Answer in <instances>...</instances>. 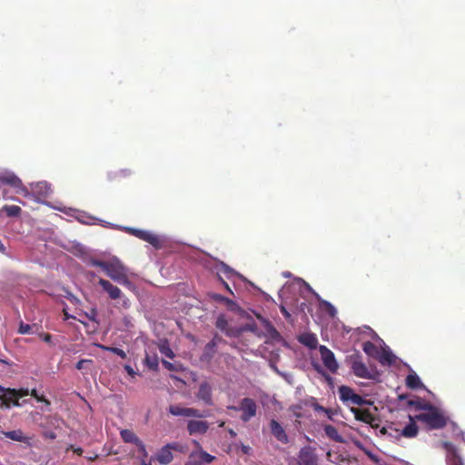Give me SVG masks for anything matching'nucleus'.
<instances>
[{"instance_id": "obj_18", "label": "nucleus", "mask_w": 465, "mask_h": 465, "mask_svg": "<svg viewBox=\"0 0 465 465\" xmlns=\"http://www.w3.org/2000/svg\"><path fill=\"white\" fill-rule=\"evenodd\" d=\"M269 426L271 433L278 441L283 444H287L289 442V438L287 433L285 432V430L277 420H271Z\"/></svg>"}, {"instance_id": "obj_63", "label": "nucleus", "mask_w": 465, "mask_h": 465, "mask_svg": "<svg viewBox=\"0 0 465 465\" xmlns=\"http://www.w3.org/2000/svg\"><path fill=\"white\" fill-rule=\"evenodd\" d=\"M224 424H225V422H224V421H221V422L219 423V427H223V426H224Z\"/></svg>"}, {"instance_id": "obj_58", "label": "nucleus", "mask_w": 465, "mask_h": 465, "mask_svg": "<svg viewBox=\"0 0 465 465\" xmlns=\"http://www.w3.org/2000/svg\"><path fill=\"white\" fill-rule=\"evenodd\" d=\"M97 458H98V455H94V457L93 456L88 457V460L93 461V460H96Z\"/></svg>"}, {"instance_id": "obj_37", "label": "nucleus", "mask_w": 465, "mask_h": 465, "mask_svg": "<svg viewBox=\"0 0 465 465\" xmlns=\"http://www.w3.org/2000/svg\"><path fill=\"white\" fill-rule=\"evenodd\" d=\"M109 350L111 351H113L114 354L118 355L119 357H121L122 359L126 358V353L124 352V350H122L120 348H109Z\"/></svg>"}, {"instance_id": "obj_57", "label": "nucleus", "mask_w": 465, "mask_h": 465, "mask_svg": "<svg viewBox=\"0 0 465 465\" xmlns=\"http://www.w3.org/2000/svg\"><path fill=\"white\" fill-rule=\"evenodd\" d=\"M223 323H225V322H222L221 320H219V321L217 322V327H218V328H223Z\"/></svg>"}, {"instance_id": "obj_53", "label": "nucleus", "mask_w": 465, "mask_h": 465, "mask_svg": "<svg viewBox=\"0 0 465 465\" xmlns=\"http://www.w3.org/2000/svg\"><path fill=\"white\" fill-rule=\"evenodd\" d=\"M0 252L5 253V246L3 244V242L0 241Z\"/></svg>"}, {"instance_id": "obj_56", "label": "nucleus", "mask_w": 465, "mask_h": 465, "mask_svg": "<svg viewBox=\"0 0 465 465\" xmlns=\"http://www.w3.org/2000/svg\"><path fill=\"white\" fill-rule=\"evenodd\" d=\"M121 173H122L124 176H125V175H128V174L130 173V171H128V170H122V171H121Z\"/></svg>"}, {"instance_id": "obj_23", "label": "nucleus", "mask_w": 465, "mask_h": 465, "mask_svg": "<svg viewBox=\"0 0 465 465\" xmlns=\"http://www.w3.org/2000/svg\"><path fill=\"white\" fill-rule=\"evenodd\" d=\"M31 188H32L34 193H35L39 196H42V197H47L53 193L51 184L45 181H41V182H37L35 183H32Z\"/></svg>"}, {"instance_id": "obj_19", "label": "nucleus", "mask_w": 465, "mask_h": 465, "mask_svg": "<svg viewBox=\"0 0 465 465\" xmlns=\"http://www.w3.org/2000/svg\"><path fill=\"white\" fill-rule=\"evenodd\" d=\"M198 400L203 401L206 405H213L212 387L208 382H203L196 393Z\"/></svg>"}, {"instance_id": "obj_25", "label": "nucleus", "mask_w": 465, "mask_h": 465, "mask_svg": "<svg viewBox=\"0 0 465 465\" xmlns=\"http://www.w3.org/2000/svg\"><path fill=\"white\" fill-rule=\"evenodd\" d=\"M325 434L331 440L336 442L342 443L344 440L342 436L339 433L338 430L332 425H326L324 427Z\"/></svg>"}, {"instance_id": "obj_11", "label": "nucleus", "mask_w": 465, "mask_h": 465, "mask_svg": "<svg viewBox=\"0 0 465 465\" xmlns=\"http://www.w3.org/2000/svg\"><path fill=\"white\" fill-rule=\"evenodd\" d=\"M127 232L139 238L140 240H143L151 245H153L154 248L159 249L162 246V242L160 238L156 235L152 233L149 231L135 229V228H127Z\"/></svg>"}, {"instance_id": "obj_39", "label": "nucleus", "mask_w": 465, "mask_h": 465, "mask_svg": "<svg viewBox=\"0 0 465 465\" xmlns=\"http://www.w3.org/2000/svg\"><path fill=\"white\" fill-rule=\"evenodd\" d=\"M162 363L169 371H178L175 365L168 361L163 360Z\"/></svg>"}, {"instance_id": "obj_48", "label": "nucleus", "mask_w": 465, "mask_h": 465, "mask_svg": "<svg viewBox=\"0 0 465 465\" xmlns=\"http://www.w3.org/2000/svg\"><path fill=\"white\" fill-rule=\"evenodd\" d=\"M241 450L244 454H249L251 448L247 445H242Z\"/></svg>"}, {"instance_id": "obj_36", "label": "nucleus", "mask_w": 465, "mask_h": 465, "mask_svg": "<svg viewBox=\"0 0 465 465\" xmlns=\"http://www.w3.org/2000/svg\"><path fill=\"white\" fill-rule=\"evenodd\" d=\"M160 351L163 354H164L166 357L168 358H171L173 359L174 357V353L173 351H172L171 348H169L168 346H162L160 348Z\"/></svg>"}, {"instance_id": "obj_28", "label": "nucleus", "mask_w": 465, "mask_h": 465, "mask_svg": "<svg viewBox=\"0 0 465 465\" xmlns=\"http://www.w3.org/2000/svg\"><path fill=\"white\" fill-rule=\"evenodd\" d=\"M3 434L5 438L15 441L24 442L26 440V437L24 436V433L21 430L3 431Z\"/></svg>"}, {"instance_id": "obj_10", "label": "nucleus", "mask_w": 465, "mask_h": 465, "mask_svg": "<svg viewBox=\"0 0 465 465\" xmlns=\"http://www.w3.org/2000/svg\"><path fill=\"white\" fill-rule=\"evenodd\" d=\"M183 448L179 442L166 444L159 450L156 459L160 464L167 465L173 460L172 450L182 451Z\"/></svg>"}, {"instance_id": "obj_41", "label": "nucleus", "mask_w": 465, "mask_h": 465, "mask_svg": "<svg viewBox=\"0 0 465 465\" xmlns=\"http://www.w3.org/2000/svg\"><path fill=\"white\" fill-rule=\"evenodd\" d=\"M280 310H281V312L282 313V315L284 316V318L287 321H291L292 320L291 313L288 312V310L283 305L280 306Z\"/></svg>"}, {"instance_id": "obj_26", "label": "nucleus", "mask_w": 465, "mask_h": 465, "mask_svg": "<svg viewBox=\"0 0 465 465\" xmlns=\"http://www.w3.org/2000/svg\"><path fill=\"white\" fill-rule=\"evenodd\" d=\"M406 385L408 388L416 390L423 387L420 377L416 373L409 374L406 378Z\"/></svg>"}, {"instance_id": "obj_31", "label": "nucleus", "mask_w": 465, "mask_h": 465, "mask_svg": "<svg viewBox=\"0 0 465 465\" xmlns=\"http://www.w3.org/2000/svg\"><path fill=\"white\" fill-rule=\"evenodd\" d=\"M362 350L367 355L371 357H377V354L379 353L378 347L370 341L363 343Z\"/></svg>"}, {"instance_id": "obj_4", "label": "nucleus", "mask_w": 465, "mask_h": 465, "mask_svg": "<svg viewBox=\"0 0 465 465\" xmlns=\"http://www.w3.org/2000/svg\"><path fill=\"white\" fill-rule=\"evenodd\" d=\"M0 183L7 184L15 190L16 193H20L25 197L30 195L29 190L25 187L22 180L13 172H0Z\"/></svg>"}, {"instance_id": "obj_34", "label": "nucleus", "mask_w": 465, "mask_h": 465, "mask_svg": "<svg viewBox=\"0 0 465 465\" xmlns=\"http://www.w3.org/2000/svg\"><path fill=\"white\" fill-rule=\"evenodd\" d=\"M135 445L138 447V452L141 454L142 458L145 459L148 456V453L143 442L140 440Z\"/></svg>"}, {"instance_id": "obj_17", "label": "nucleus", "mask_w": 465, "mask_h": 465, "mask_svg": "<svg viewBox=\"0 0 465 465\" xmlns=\"http://www.w3.org/2000/svg\"><path fill=\"white\" fill-rule=\"evenodd\" d=\"M351 411L353 413L354 418L361 422L366 424H371V421L378 420V416L374 415L368 409H360L356 407H351Z\"/></svg>"}, {"instance_id": "obj_5", "label": "nucleus", "mask_w": 465, "mask_h": 465, "mask_svg": "<svg viewBox=\"0 0 465 465\" xmlns=\"http://www.w3.org/2000/svg\"><path fill=\"white\" fill-rule=\"evenodd\" d=\"M410 423L406 425L401 430L396 429L392 424L389 425L388 437L394 440H399L401 437L411 439L418 435L419 429L414 422V418L409 416Z\"/></svg>"}, {"instance_id": "obj_59", "label": "nucleus", "mask_w": 465, "mask_h": 465, "mask_svg": "<svg viewBox=\"0 0 465 465\" xmlns=\"http://www.w3.org/2000/svg\"><path fill=\"white\" fill-rule=\"evenodd\" d=\"M141 465H152L150 462H146L144 459L142 460Z\"/></svg>"}, {"instance_id": "obj_33", "label": "nucleus", "mask_w": 465, "mask_h": 465, "mask_svg": "<svg viewBox=\"0 0 465 465\" xmlns=\"http://www.w3.org/2000/svg\"><path fill=\"white\" fill-rule=\"evenodd\" d=\"M221 271L227 277H230L231 275H235L236 274V272L231 267H229L227 264H225L224 262L221 263Z\"/></svg>"}, {"instance_id": "obj_16", "label": "nucleus", "mask_w": 465, "mask_h": 465, "mask_svg": "<svg viewBox=\"0 0 465 465\" xmlns=\"http://www.w3.org/2000/svg\"><path fill=\"white\" fill-rule=\"evenodd\" d=\"M210 424L206 420H190L187 422V431L190 435L205 434Z\"/></svg>"}, {"instance_id": "obj_40", "label": "nucleus", "mask_w": 465, "mask_h": 465, "mask_svg": "<svg viewBox=\"0 0 465 465\" xmlns=\"http://www.w3.org/2000/svg\"><path fill=\"white\" fill-rule=\"evenodd\" d=\"M68 450H73L75 454L81 456L84 452L83 449L80 448V447H74V445H70L67 449H66V451Z\"/></svg>"}, {"instance_id": "obj_29", "label": "nucleus", "mask_w": 465, "mask_h": 465, "mask_svg": "<svg viewBox=\"0 0 465 465\" xmlns=\"http://www.w3.org/2000/svg\"><path fill=\"white\" fill-rule=\"evenodd\" d=\"M121 438L124 442L136 444L140 439L131 430H122L120 432Z\"/></svg>"}, {"instance_id": "obj_6", "label": "nucleus", "mask_w": 465, "mask_h": 465, "mask_svg": "<svg viewBox=\"0 0 465 465\" xmlns=\"http://www.w3.org/2000/svg\"><path fill=\"white\" fill-rule=\"evenodd\" d=\"M339 395L340 400L344 403H352L354 405H371L372 402L369 400H365L361 395L354 392V391L346 385H341L339 387Z\"/></svg>"}, {"instance_id": "obj_12", "label": "nucleus", "mask_w": 465, "mask_h": 465, "mask_svg": "<svg viewBox=\"0 0 465 465\" xmlns=\"http://www.w3.org/2000/svg\"><path fill=\"white\" fill-rule=\"evenodd\" d=\"M257 404L254 400L251 398H243L240 401V409L242 413L241 420L244 422L249 421L252 418L256 415Z\"/></svg>"}, {"instance_id": "obj_61", "label": "nucleus", "mask_w": 465, "mask_h": 465, "mask_svg": "<svg viewBox=\"0 0 465 465\" xmlns=\"http://www.w3.org/2000/svg\"><path fill=\"white\" fill-rule=\"evenodd\" d=\"M49 437H50L51 439H54V438H55V435H54V433H50V434H49Z\"/></svg>"}, {"instance_id": "obj_35", "label": "nucleus", "mask_w": 465, "mask_h": 465, "mask_svg": "<svg viewBox=\"0 0 465 465\" xmlns=\"http://www.w3.org/2000/svg\"><path fill=\"white\" fill-rule=\"evenodd\" d=\"M32 326L27 323L21 322L19 325L18 332L20 334H28L30 333Z\"/></svg>"}, {"instance_id": "obj_49", "label": "nucleus", "mask_w": 465, "mask_h": 465, "mask_svg": "<svg viewBox=\"0 0 465 465\" xmlns=\"http://www.w3.org/2000/svg\"><path fill=\"white\" fill-rule=\"evenodd\" d=\"M373 429H378L380 427V418L378 417V420L371 421V424H369Z\"/></svg>"}, {"instance_id": "obj_38", "label": "nucleus", "mask_w": 465, "mask_h": 465, "mask_svg": "<svg viewBox=\"0 0 465 465\" xmlns=\"http://www.w3.org/2000/svg\"><path fill=\"white\" fill-rule=\"evenodd\" d=\"M92 362V360H87V359H83V360H80L76 365H75V368L77 370H83L84 368V365L86 363H91Z\"/></svg>"}, {"instance_id": "obj_13", "label": "nucleus", "mask_w": 465, "mask_h": 465, "mask_svg": "<svg viewBox=\"0 0 465 465\" xmlns=\"http://www.w3.org/2000/svg\"><path fill=\"white\" fill-rule=\"evenodd\" d=\"M319 351L323 362V365L331 371V372H336L339 365L336 361L334 353L328 349L325 345H320L319 346Z\"/></svg>"}, {"instance_id": "obj_21", "label": "nucleus", "mask_w": 465, "mask_h": 465, "mask_svg": "<svg viewBox=\"0 0 465 465\" xmlns=\"http://www.w3.org/2000/svg\"><path fill=\"white\" fill-rule=\"evenodd\" d=\"M99 285L106 292L112 300L119 299L122 295V291L107 280L100 279Z\"/></svg>"}, {"instance_id": "obj_54", "label": "nucleus", "mask_w": 465, "mask_h": 465, "mask_svg": "<svg viewBox=\"0 0 465 465\" xmlns=\"http://www.w3.org/2000/svg\"><path fill=\"white\" fill-rule=\"evenodd\" d=\"M228 432H229L230 436L232 437V438L236 437V435H237L236 432L233 430H232V429H230L228 430Z\"/></svg>"}, {"instance_id": "obj_14", "label": "nucleus", "mask_w": 465, "mask_h": 465, "mask_svg": "<svg viewBox=\"0 0 465 465\" xmlns=\"http://www.w3.org/2000/svg\"><path fill=\"white\" fill-rule=\"evenodd\" d=\"M170 414L173 416L195 417L203 418L205 414L202 413L199 410L194 408H186L180 405H170L168 408Z\"/></svg>"}, {"instance_id": "obj_30", "label": "nucleus", "mask_w": 465, "mask_h": 465, "mask_svg": "<svg viewBox=\"0 0 465 465\" xmlns=\"http://www.w3.org/2000/svg\"><path fill=\"white\" fill-rule=\"evenodd\" d=\"M2 212H4L8 217H18L22 213V209L18 205H4L2 208Z\"/></svg>"}, {"instance_id": "obj_44", "label": "nucleus", "mask_w": 465, "mask_h": 465, "mask_svg": "<svg viewBox=\"0 0 465 465\" xmlns=\"http://www.w3.org/2000/svg\"><path fill=\"white\" fill-rule=\"evenodd\" d=\"M35 399L39 402H45L46 405H50V401L46 400L44 396L37 395V397H35Z\"/></svg>"}, {"instance_id": "obj_62", "label": "nucleus", "mask_w": 465, "mask_h": 465, "mask_svg": "<svg viewBox=\"0 0 465 465\" xmlns=\"http://www.w3.org/2000/svg\"><path fill=\"white\" fill-rule=\"evenodd\" d=\"M216 299H217V300H224V298H223V297H222L221 295H217Z\"/></svg>"}, {"instance_id": "obj_24", "label": "nucleus", "mask_w": 465, "mask_h": 465, "mask_svg": "<svg viewBox=\"0 0 465 465\" xmlns=\"http://www.w3.org/2000/svg\"><path fill=\"white\" fill-rule=\"evenodd\" d=\"M408 405L410 407H414V409L417 411H424V412L429 411L433 406V404L430 402L425 401L420 398L408 401Z\"/></svg>"}, {"instance_id": "obj_8", "label": "nucleus", "mask_w": 465, "mask_h": 465, "mask_svg": "<svg viewBox=\"0 0 465 465\" xmlns=\"http://www.w3.org/2000/svg\"><path fill=\"white\" fill-rule=\"evenodd\" d=\"M441 447L445 450L447 465H464L460 450L450 441H442Z\"/></svg>"}, {"instance_id": "obj_42", "label": "nucleus", "mask_w": 465, "mask_h": 465, "mask_svg": "<svg viewBox=\"0 0 465 465\" xmlns=\"http://www.w3.org/2000/svg\"><path fill=\"white\" fill-rule=\"evenodd\" d=\"M313 409L317 411H322L327 413L330 416L331 410L324 408L323 406H321L319 404H314Z\"/></svg>"}, {"instance_id": "obj_22", "label": "nucleus", "mask_w": 465, "mask_h": 465, "mask_svg": "<svg viewBox=\"0 0 465 465\" xmlns=\"http://www.w3.org/2000/svg\"><path fill=\"white\" fill-rule=\"evenodd\" d=\"M299 465H318L316 455L309 448L302 449L299 454Z\"/></svg>"}, {"instance_id": "obj_60", "label": "nucleus", "mask_w": 465, "mask_h": 465, "mask_svg": "<svg viewBox=\"0 0 465 465\" xmlns=\"http://www.w3.org/2000/svg\"><path fill=\"white\" fill-rule=\"evenodd\" d=\"M399 399H400V400L406 399V395H400V396H399Z\"/></svg>"}, {"instance_id": "obj_15", "label": "nucleus", "mask_w": 465, "mask_h": 465, "mask_svg": "<svg viewBox=\"0 0 465 465\" xmlns=\"http://www.w3.org/2000/svg\"><path fill=\"white\" fill-rule=\"evenodd\" d=\"M223 339L218 335H215L203 348V351L201 355V361L204 362H210L217 352V345Z\"/></svg>"}, {"instance_id": "obj_46", "label": "nucleus", "mask_w": 465, "mask_h": 465, "mask_svg": "<svg viewBox=\"0 0 465 465\" xmlns=\"http://www.w3.org/2000/svg\"><path fill=\"white\" fill-rule=\"evenodd\" d=\"M325 304L327 306V308L329 309V312L333 315L335 312H336V310L335 308L328 302H325Z\"/></svg>"}, {"instance_id": "obj_52", "label": "nucleus", "mask_w": 465, "mask_h": 465, "mask_svg": "<svg viewBox=\"0 0 465 465\" xmlns=\"http://www.w3.org/2000/svg\"><path fill=\"white\" fill-rule=\"evenodd\" d=\"M228 409L235 411H241L240 405L239 406H228Z\"/></svg>"}, {"instance_id": "obj_55", "label": "nucleus", "mask_w": 465, "mask_h": 465, "mask_svg": "<svg viewBox=\"0 0 465 465\" xmlns=\"http://www.w3.org/2000/svg\"><path fill=\"white\" fill-rule=\"evenodd\" d=\"M30 394H31V396H32V397H34V398L37 397V395H38V393H37V391H36V390H35V389L32 390V391L30 392Z\"/></svg>"}, {"instance_id": "obj_51", "label": "nucleus", "mask_w": 465, "mask_h": 465, "mask_svg": "<svg viewBox=\"0 0 465 465\" xmlns=\"http://www.w3.org/2000/svg\"><path fill=\"white\" fill-rule=\"evenodd\" d=\"M64 320H68V319H71V318H74V316L70 315L67 312L64 311Z\"/></svg>"}, {"instance_id": "obj_47", "label": "nucleus", "mask_w": 465, "mask_h": 465, "mask_svg": "<svg viewBox=\"0 0 465 465\" xmlns=\"http://www.w3.org/2000/svg\"><path fill=\"white\" fill-rule=\"evenodd\" d=\"M124 370L127 371V373L131 376H134L135 374L134 369L130 365H125Z\"/></svg>"}, {"instance_id": "obj_27", "label": "nucleus", "mask_w": 465, "mask_h": 465, "mask_svg": "<svg viewBox=\"0 0 465 465\" xmlns=\"http://www.w3.org/2000/svg\"><path fill=\"white\" fill-rule=\"evenodd\" d=\"M378 360L381 365H391L395 361V356L391 351L383 350Z\"/></svg>"}, {"instance_id": "obj_1", "label": "nucleus", "mask_w": 465, "mask_h": 465, "mask_svg": "<svg viewBox=\"0 0 465 465\" xmlns=\"http://www.w3.org/2000/svg\"><path fill=\"white\" fill-rule=\"evenodd\" d=\"M90 264L101 268L108 277L119 284L131 290L134 289V283L128 278L127 268L119 260L104 262L92 259Z\"/></svg>"}, {"instance_id": "obj_45", "label": "nucleus", "mask_w": 465, "mask_h": 465, "mask_svg": "<svg viewBox=\"0 0 465 465\" xmlns=\"http://www.w3.org/2000/svg\"><path fill=\"white\" fill-rule=\"evenodd\" d=\"M388 430H389V426L382 427V428L380 429L379 433L381 436H387L388 437Z\"/></svg>"}, {"instance_id": "obj_50", "label": "nucleus", "mask_w": 465, "mask_h": 465, "mask_svg": "<svg viewBox=\"0 0 465 465\" xmlns=\"http://www.w3.org/2000/svg\"><path fill=\"white\" fill-rule=\"evenodd\" d=\"M219 279H220L221 282L223 283V285L225 287V289L227 291H229L231 293H232V292L230 286L228 285V283L226 282H224L221 277H219Z\"/></svg>"}, {"instance_id": "obj_3", "label": "nucleus", "mask_w": 465, "mask_h": 465, "mask_svg": "<svg viewBox=\"0 0 465 465\" xmlns=\"http://www.w3.org/2000/svg\"><path fill=\"white\" fill-rule=\"evenodd\" d=\"M29 394L27 389H10L0 385V408L10 409L11 406H19V399Z\"/></svg>"}, {"instance_id": "obj_2", "label": "nucleus", "mask_w": 465, "mask_h": 465, "mask_svg": "<svg viewBox=\"0 0 465 465\" xmlns=\"http://www.w3.org/2000/svg\"><path fill=\"white\" fill-rule=\"evenodd\" d=\"M415 420L424 423L430 430L443 429L449 420V418L436 406H432L426 412L419 413L412 416Z\"/></svg>"}, {"instance_id": "obj_9", "label": "nucleus", "mask_w": 465, "mask_h": 465, "mask_svg": "<svg viewBox=\"0 0 465 465\" xmlns=\"http://www.w3.org/2000/svg\"><path fill=\"white\" fill-rule=\"evenodd\" d=\"M195 444L199 447V450L193 451L184 465H204V463L210 464L215 460V456L203 450L199 442L195 441Z\"/></svg>"}, {"instance_id": "obj_32", "label": "nucleus", "mask_w": 465, "mask_h": 465, "mask_svg": "<svg viewBox=\"0 0 465 465\" xmlns=\"http://www.w3.org/2000/svg\"><path fill=\"white\" fill-rule=\"evenodd\" d=\"M145 363L151 370H157L158 368V358L156 356H149L147 355L145 358Z\"/></svg>"}, {"instance_id": "obj_43", "label": "nucleus", "mask_w": 465, "mask_h": 465, "mask_svg": "<svg viewBox=\"0 0 465 465\" xmlns=\"http://www.w3.org/2000/svg\"><path fill=\"white\" fill-rule=\"evenodd\" d=\"M40 337L43 339V341L45 342H47V343L51 342V341H52V335L49 333H42L40 335Z\"/></svg>"}, {"instance_id": "obj_7", "label": "nucleus", "mask_w": 465, "mask_h": 465, "mask_svg": "<svg viewBox=\"0 0 465 465\" xmlns=\"http://www.w3.org/2000/svg\"><path fill=\"white\" fill-rule=\"evenodd\" d=\"M350 363L355 376L362 379H373L374 375L362 361L361 356L359 353L350 356Z\"/></svg>"}, {"instance_id": "obj_20", "label": "nucleus", "mask_w": 465, "mask_h": 465, "mask_svg": "<svg viewBox=\"0 0 465 465\" xmlns=\"http://www.w3.org/2000/svg\"><path fill=\"white\" fill-rule=\"evenodd\" d=\"M298 341L310 350L318 348V338L315 333L303 332L297 337Z\"/></svg>"}]
</instances>
